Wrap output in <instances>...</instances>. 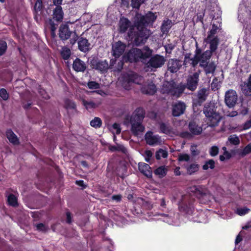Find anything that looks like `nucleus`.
Wrapping results in <instances>:
<instances>
[{
  "label": "nucleus",
  "mask_w": 251,
  "mask_h": 251,
  "mask_svg": "<svg viewBox=\"0 0 251 251\" xmlns=\"http://www.w3.org/2000/svg\"><path fill=\"white\" fill-rule=\"evenodd\" d=\"M138 168L140 172L148 177L152 176V170L150 166L145 163H139Z\"/></svg>",
  "instance_id": "15"
},
{
  "label": "nucleus",
  "mask_w": 251,
  "mask_h": 251,
  "mask_svg": "<svg viewBox=\"0 0 251 251\" xmlns=\"http://www.w3.org/2000/svg\"><path fill=\"white\" fill-rule=\"evenodd\" d=\"M145 111L142 108H138L131 117V121L142 122L145 117Z\"/></svg>",
  "instance_id": "16"
},
{
  "label": "nucleus",
  "mask_w": 251,
  "mask_h": 251,
  "mask_svg": "<svg viewBox=\"0 0 251 251\" xmlns=\"http://www.w3.org/2000/svg\"><path fill=\"white\" fill-rule=\"evenodd\" d=\"M190 159V156L187 153H180L178 155V160L179 161L188 162Z\"/></svg>",
  "instance_id": "46"
},
{
  "label": "nucleus",
  "mask_w": 251,
  "mask_h": 251,
  "mask_svg": "<svg viewBox=\"0 0 251 251\" xmlns=\"http://www.w3.org/2000/svg\"><path fill=\"white\" fill-rule=\"evenodd\" d=\"M199 166L198 164L196 163L191 164L187 167V173L191 175L197 172L199 170Z\"/></svg>",
  "instance_id": "33"
},
{
  "label": "nucleus",
  "mask_w": 251,
  "mask_h": 251,
  "mask_svg": "<svg viewBox=\"0 0 251 251\" xmlns=\"http://www.w3.org/2000/svg\"><path fill=\"white\" fill-rule=\"evenodd\" d=\"M200 52V51L199 50ZM212 52L210 50H206L204 52H203L200 56L201 62L202 60H204L206 62H207V61L210 58Z\"/></svg>",
  "instance_id": "40"
},
{
  "label": "nucleus",
  "mask_w": 251,
  "mask_h": 251,
  "mask_svg": "<svg viewBox=\"0 0 251 251\" xmlns=\"http://www.w3.org/2000/svg\"><path fill=\"white\" fill-rule=\"evenodd\" d=\"M218 29V27L215 24H212V27L208 32V36H210L211 37H216L215 35L217 33Z\"/></svg>",
  "instance_id": "49"
},
{
  "label": "nucleus",
  "mask_w": 251,
  "mask_h": 251,
  "mask_svg": "<svg viewBox=\"0 0 251 251\" xmlns=\"http://www.w3.org/2000/svg\"><path fill=\"white\" fill-rule=\"evenodd\" d=\"M87 86L91 89H96L100 88V84L95 81L89 82Z\"/></svg>",
  "instance_id": "53"
},
{
  "label": "nucleus",
  "mask_w": 251,
  "mask_h": 251,
  "mask_svg": "<svg viewBox=\"0 0 251 251\" xmlns=\"http://www.w3.org/2000/svg\"><path fill=\"white\" fill-rule=\"evenodd\" d=\"M189 191L193 193L200 199L207 197L206 193L203 192V190L200 186H193L189 188Z\"/></svg>",
  "instance_id": "18"
},
{
  "label": "nucleus",
  "mask_w": 251,
  "mask_h": 251,
  "mask_svg": "<svg viewBox=\"0 0 251 251\" xmlns=\"http://www.w3.org/2000/svg\"><path fill=\"white\" fill-rule=\"evenodd\" d=\"M159 129L160 131L164 134L173 136L176 134V132L173 131L172 127L168 125L161 123L159 124Z\"/></svg>",
  "instance_id": "24"
},
{
  "label": "nucleus",
  "mask_w": 251,
  "mask_h": 251,
  "mask_svg": "<svg viewBox=\"0 0 251 251\" xmlns=\"http://www.w3.org/2000/svg\"><path fill=\"white\" fill-rule=\"evenodd\" d=\"M240 140L239 138L235 134L230 135L227 139L226 145L230 144L233 145H238L240 144Z\"/></svg>",
  "instance_id": "29"
},
{
  "label": "nucleus",
  "mask_w": 251,
  "mask_h": 251,
  "mask_svg": "<svg viewBox=\"0 0 251 251\" xmlns=\"http://www.w3.org/2000/svg\"><path fill=\"white\" fill-rule=\"evenodd\" d=\"M66 221L68 223L70 224L72 222L71 215L70 212L67 211L66 212Z\"/></svg>",
  "instance_id": "63"
},
{
  "label": "nucleus",
  "mask_w": 251,
  "mask_h": 251,
  "mask_svg": "<svg viewBox=\"0 0 251 251\" xmlns=\"http://www.w3.org/2000/svg\"><path fill=\"white\" fill-rule=\"evenodd\" d=\"M200 66L204 68V71L206 74L213 73L215 70L216 65L213 62L208 63L204 60H202L200 63Z\"/></svg>",
  "instance_id": "19"
},
{
  "label": "nucleus",
  "mask_w": 251,
  "mask_h": 251,
  "mask_svg": "<svg viewBox=\"0 0 251 251\" xmlns=\"http://www.w3.org/2000/svg\"><path fill=\"white\" fill-rule=\"evenodd\" d=\"M172 22L170 20L164 21L161 26V30L163 33H166L171 27Z\"/></svg>",
  "instance_id": "31"
},
{
  "label": "nucleus",
  "mask_w": 251,
  "mask_h": 251,
  "mask_svg": "<svg viewBox=\"0 0 251 251\" xmlns=\"http://www.w3.org/2000/svg\"><path fill=\"white\" fill-rule=\"evenodd\" d=\"M180 66L179 61L175 59L170 60L168 63V69L171 73L176 72Z\"/></svg>",
  "instance_id": "20"
},
{
  "label": "nucleus",
  "mask_w": 251,
  "mask_h": 251,
  "mask_svg": "<svg viewBox=\"0 0 251 251\" xmlns=\"http://www.w3.org/2000/svg\"><path fill=\"white\" fill-rule=\"evenodd\" d=\"M189 129L193 135H195L200 134L202 131V127L199 126L194 122H191L189 123Z\"/></svg>",
  "instance_id": "22"
},
{
  "label": "nucleus",
  "mask_w": 251,
  "mask_h": 251,
  "mask_svg": "<svg viewBox=\"0 0 251 251\" xmlns=\"http://www.w3.org/2000/svg\"><path fill=\"white\" fill-rule=\"evenodd\" d=\"M190 151L193 156H196L199 154V151H198L196 146H192L190 148Z\"/></svg>",
  "instance_id": "57"
},
{
  "label": "nucleus",
  "mask_w": 251,
  "mask_h": 251,
  "mask_svg": "<svg viewBox=\"0 0 251 251\" xmlns=\"http://www.w3.org/2000/svg\"><path fill=\"white\" fill-rule=\"evenodd\" d=\"M64 107L67 109H74L75 108L76 105L74 101L66 99L64 100Z\"/></svg>",
  "instance_id": "38"
},
{
  "label": "nucleus",
  "mask_w": 251,
  "mask_h": 251,
  "mask_svg": "<svg viewBox=\"0 0 251 251\" xmlns=\"http://www.w3.org/2000/svg\"><path fill=\"white\" fill-rule=\"evenodd\" d=\"M203 113L206 117L207 125L211 127L217 126L221 119V116L216 112V108L213 104H206L203 108Z\"/></svg>",
  "instance_id": "4"
},
{
  "label": "nucleus",
  "mask_w": 251,
  "mask_h": 251,
  "mask_svg": "<svg viewBox=\"0 0 251 251\" xmlns=\"http://www.w3.org/2000/svg\"><path fill=\"white\" fill-rule=\"evenodd\" d=\"M190 56V54H186L185 56L183 65L185 67H187L188 65H191L192 58H191Z\"/></svg>",
  "instance_id": "54"
},
{
  "label": "nucleus",
  "mask_w": 251,
  "mask_h": 251,
  "mask_svg": "<svg viewBox=\"0 0 251 251\" xmlns=\"http://www.w3.org/2000/svg\"><path fill=\"white\" fill-rule=\"evenodd\" d=\"M109 150L111 151H121L124 153H126V149L124 146L120 144H117L116 146H113L109 147Z\"/></svg>",
  "instance_id": "35"
},
{
  "label": "nucleus",
  "mask_w": 251,
  "mask_h": 251,
  "mask_svg": "<svg viewBox=\"0 0 251 251\" xmlns=\"http://www.w3.org/2000/svg\"><path fill=\"white\" fill-rule=\"evenodd\" d=\"M83 105L86 107V109L94 108L97 106L96 104L92 101H87L85 99H82Z\"/></svg>",
  "instance_id": "37"
},
{
  "label": "nucleus",
  "mask_w": 251,
  "mask_h": 251,
  "mask_svg": "<svg viewBox=\"0 0 251 251\" xmlns=\"http://www.w3.org/2000/svg\"><path fill=\"white\" fill-rule=\"evenodd\" d=\"M152 53V50L148 47L145 46L142 49L133 48L129 50L126 55L123 56V60L130 62L141 61L145 63Z\"/></svg>",
  "instance_id": "3"
},
{
  "label": "nucleus",
  "mask_w": 251,
  "mask_h": 251,
  "mask_svg": "<svg viewBox=\"0 0 251 251\" xmlns=\"http://www.w3.org/2000/svg\"><path fill=\"white\" fill-rule=\"evenodd\" d=\"M251 127V119L246 121L243 125V128L244 130H247Z\"/></svg>",
  "instance_id": "60"
},
{
  "label": "nucleus",
  "mask_w": 251,
  "mask_h": 251,
  "mask_svg": "<svg viewBox=\"0 0 251 251\" xmlns=\"http://www.w3.org/2000/svg\"><path fill=\"white\" fill-rule=\"evenodd\" d=\"M60 54L62 57L65 59H68L71 55V50L67 47H63L61 50Z\"/></svg>",
  "instance_id": "30"
},
{
  "label": "nucleus",
  "mask_w": 251,
  "mask_h": 251,
  "mask_svg": "<svg viewBox=\"0 0 251 251\" xmlns=\"http://www.w3.org/2000/svg\"><path fill=\"white\" fill-rule=\"evenodd\" d=\"M130 22L125 18H121L119 22V30L121 32H125L129 27Z\"/></svg>",
  "instance_id": "27"
},
{
  "label": "nucleus",
  "mask_w": 251,
  "mask_h": 251,
  "mask_svg": "<svg viewBox=\"0 0 251 251\" xmlns=\"http://www.w3.org/2000/svg\"><path fill=\"white\" fill-rule=\"evenodd\" d=\"M204 41L205 43L209 44L211 52H214L217 50L219 42L217 37L207 36V38L204 39Z\"/></svg>",
  "instance_id": "12"
},
{
  "label": "nucleus",
  "mask_w": 251,
  "mask_h": 251,
  "mask_svg": "<svg viewBox=\"0 0 251 251\" xmlns=\"http://www.w3.org/2000/svg\"><path fill=\"white\" fill-rule=\"evenodd\" d=\"M214 167L215 162L213 160L210 159L205 162V163L202 166V169L204 170H206L209 168L212 169L214 168Z\"/></svg>",
  "instance_id": "39"
},
{
  "label": "nucleus",
  "mask_w": 251,
  "mask_h": 251,
  "mask_svg": "<svg viewBox=\"0 0 251 251\" xmlns=\"http://www.w3.org/2000/svg\"><path fill=\"white\" fill-rule=\"evenodd\" d=\"M199 61L201 62L200 51L199 50H197L195 56L191 59V65L194 67L198 64Z\"/></svg>",
  "instance_id": "34"
},
{
  "label": "nucleus",
  "mask_w": 251,
  "mask_h": 251,
  "mask_svg": "<svg viewBox=\"0 0 251 251\" xmlns=\"http://www.w3.org/2000/svg\"><path fill=\"white\" fill-rule=\"evenodd\" d=\"M0 97L4 100H6L8 99V94L5 89L1 88L0 90Z\"/></svg>",
  "instance_id": "52"
},
{
  "label": "nucleus",
  "mask_w": 251,
  "mask_h": 251,
  "mask_svg": "<svg viewBox=\"0 0 251 251\" xmlns=\"http://www.w3.org/2000/svg\"><path fill=\"white\" fill-rule=\"evenodd\" d=\"M238 97L235 91L229 90L225 94L226 104L229 107H233L237 102Z\"/></svg>",
  "instance_id": "5"
},
{
  "label": "nucleus",
  "mask_w": 251,
  "mask_h": 251,
  "mask_svg": "<svg viewBox=\"0 0 251 251\" xmlns=\"http://www.w3.org/2000/svg\"><path fill=\"white\" fill-rule=\"evenodd\" d=\"M145 160L147 162H149L151 157L152 156V153L151 151H146L145 152Z\"/></svg>",
  "instance_id": "58"
},
{
  "label": "nucleus",
  "mask_w": 251,
  "mask_h": 251,
  "mask_svg": "<svg viewBox=\"0 0 251 251\" xmlns=\"http://www.w3.org/2000/svg\"><path fill=\"white\" fill-rule=\"evenodd\" d=\"M250 209L246 207L238 208L236 210V213L240 216H243L248 213Z\"/></svg>",
  "instance_id": "44"
},
{
  "label": "nucleus",
  "mask_w": 251,
  "mask_h": 251,
  "mask_svg": "<svg viewBox=\"0 0 251 251\" xmlns=\"http://www.w3.org/2000/svg\"><path fill=\"white\" fill-rule=\"evenodd\" d=\"M206 91L207 90L205 88H202L198 92L197 96L199 99L198 100V104L201 105L202 102H203L206 98Z\"/></svg>",
  "instance_id": "28"
},
{
  "label": "nucleus",
  "mask_w": 251,
  "mask_h": 251,
  "mask_svg": "<svg viewBox=\"0 0 251 251\" xmlns=\"http://www.w3.org/2000/svg\"><path fill=\"white\" fill-rule=\"evenodd\" d=\"M126 45L121 41H118L112 45V53L115 58L120 57L124 52Z\"/></svg>",
  "instance_id": "8"
},
{
  "label": "nucleus",
  "mask_w": 251,
  "mask_h": 251,
  "mask_svg": "<svg viewBox=\"0 0 251 251\" xmlns=\"http://www.w3.org/2000/svg\"><path fill=\"white\" fill-rule=\"evenodd\" d=\"M6 137L10 143L14 145L19 144V139L15 134L10 129L6 131Z\"/></svg>",
  "instance_id": "26"
},
{
  "label": "nucleus",
  "mask_w": 251,
  "mask_h": 251,
  "mask_svg": "<svg viewBox=\"0 0 251 251\" xmlns=\"http://www.w3.org/2000/svg\"><path fill=\"white\" fill-rule=\"evenodd\" d=\"M146 143L151 146H155L161 143L160 137L158 135H154L151 131L147 132L145 136Z\"/></svg>",
  "instance_id": "6"
},
{
  "label": "nucleus",
  "mask_w": 251,
  "mask_h": 251,
  "mask_svg": "<svg viewBox=\"0 0 251 251\" xmlns=\"http://www.w3.org/2000/svg\"><path fill=\"white\" fill-rule=\"evenodd\" d=\"M164 58L159 55H155L151 57L148 63V66L153 68L161 67L165 63Z\"/></svg>",
  "instance_id": "7"
},
{
  "label": "nucleus",
  "mask_w": 251,
  "mask_h": 251,
  "mask_svg": "<svg viewBox=\"0 0 251 251\" xmlns=\"http://www.w3.org/2000/svg\"><path fill=\"white\" fill-rule=\"evenodd\" d=\"M111 198L113 200L118 202L121 200L122 196L121 195H113Z\"/></svg>",
  "instance_id": "62"
},
{
  "label": "nucleus",
  "mask_w": 251,
  "mask_h": 251,
  "mask_svg": "<svg viewBox=\"0 0 251 251\" xmlns=\"http://www.w3.org/2000/svg\"><path fill=\"white\" fill-rule=\"evenodd\" d=\"M79 49L83 52H86L90 49V44L88 40L83 38H80L78 42Z\"/></svg>",
  "instance_id": "21"
},
{
  "label": "nucleus",
  "mask_w": 251,
  "mask_h": 251,
  "mask_svg": "<svg viewBox=\"0 0 251 251\" xmlns=\"http://www.w3.org/2000/svg\"><path fill=\"white\" fill-rule=\"evenodd\" d=\"M36 227L38 230L41 231H46L49 229L48 226L42 223L36 225Z\"/></svg>",
  "instance_id": "55"
},
{
  "label": "nucleus",
  "mask_w": 251,
  "mask_h": 251,
  "mask_svg": "<svg viewBox=\"0 0 251 251\" xmlns=\"http://www.w3.org/2000/svg\"><path fill=\"white\" fill-rule=\"evenodd\" d=\"M199 80V73H195L188 76L186 85H177L174 82H166L163 84L161 91L178 98L182 94L185 88L193 91L196 89Z\"/></svg>",
  "instance_id": "2"
},
{
  "label": "nucleus",
  "mask_w": 251,
  "mask_h": 251,
  "mask_svg": "<svg viewBox=\"0 0 251 251\" xmlns=\"http://www.w3.org/2000/svg\"><path fill=\"white\" fill-rule=\"evenodd\" d=\"M73 68L76 72H82L85 71L87 68L86 63L81 60L80 59L76 58L73 62Z\"/></svg>",
  "instance_id": "14"
},
{
  "label": "nucleus",
  "mask_w": 251,
  "mask_h": 251,
  "mask_svg": "<svg viewBox=\"0 0 251 251\" xmlns=\"http://www.w3.org/2000/svg\"><path fill=\"white\" fill-rule=\"evenodd\" d=\"M226 115L228 117H233L237 115V112L236 111H232L229 113H227Z\"/></svg>",
  "instance_id": "64"
},
{
  "label": "nucleus",
  "mask_w": 251,
  "mask_h": 251,
  "mask_svg": "<svg viewBox=\"0 0 251 251\" xmlns=\"http://www.w3.org/2000/svg\"><path fill=\"white\" fill-rule=\"evenodd\" d=\"M130 123L131 125V131L135 135L137 136L144 132L145 127L142 125V122L130 121Z\"/></svg>",
  "instance_id": "10"
},
{
  "label": "nucleus",
  "mask_w": 251,
  "mask_h": 251,
  "mask_svg": "<svg viewBox=\"0 0 251 251\" xmlns=\"http://www.w3.org/2000/svg\"><path fill=\"white\" fill-rule=\"evenodd\" d=\"M242 91L246 95H251V88L248 83H244V84L242 86Z\"/></svg>",
  "instance_id": "42"
},
{
  "label": "nucleus",
  "mask_w": 251,
  "mask_h": 251,
  "mask_svg": "<svg viewBox=\"0 0 251 251\" xmlns=\"http://www.w3.org/2000/svg\"><path fill=\"white\" fill-rule=\"evenodd\" d=\"M124 79L125 82L128 83H134L136 84H140L143 80V78L136 74L130 72L124 75Z\"/></svg>",
  "instance_id": "9"
},
{
  "label": "nucleus",
  "mask_w": 251,
  "mask_h": 251,
  "mask_svg": "<svg viewBox=\"0 0 251 251\" xmlns=\"http://www.w3.org/2000/svg\"><path fill=\"white\" fill-rule=\"evenodd\" d=\"M167 152L162 149H160L156 152L155 157L157 159H160L161 157L166 158L167 157Z\"/></svg>",
  "instance_id": "43"
},
{
  "label": "nucleus",
  "mask_w": 251,
  "mask_h": 251,
  "mask_svg": "<svg viewBox=\"0 0 251 251\" xmlns=\"http://www.w3.org/2000/svg\"><path fill=\"white\" fill-rule=\"evenodd\" d=\"M146 0H131V6L133 8L139 9L141 5Z\"/></svg>",
  "instance_id": "45"
},
{
  "label": "nucleus",
  "mask_w": 251,
  "mask_h": 251,
  "mask_svg": "<svg viewBox=\"0 0 251 251\" xmlns=\"http://www.w3.org/2000/svg\"><path fill=\"white\" fill-rule=\"evenodd\" d=\"M8 203L13 206H15L17 204V199L15 196L11 194L7 198Z\"/></svg>",
  "instance_id": "48"
},
{
  "label": "nucleus",
  "mask_w": 251,
  "mask_h": 251,
  "mask_svg": "<svg viewBox=\"0 0 251 251\" xmlns=\"http://www.w3.org/2000/svg\"><path fill=\"white\" fill-rule=\"evenodd\" d=\"M154 173L160 177H162L165 176L166 174V169L164 167H160L156 169Z\"/></svg>",
  "instance_id": "41"
},
{
  "label": "nucleus",
  "mask_w": 251,
  "mask_h": 251,
  "mask_svg": "<svg viewBox=\"0 0 251 251\" xmlns=\"http://www.w3.org/2000/svg\"><path fill=\"white\" fill-rule=\"evenodd\" d=\"M102 124L101 119L99 117H95L90 122V125L95 128H99Z\"/></svg>",
  "instance_id": "32"
},
{
  "label": "nucleus",
  "mask_w": 251,
  "mask_h": 251,
  "mask_svg": "<svg viewBox=\"0 0 251 251\" xmlns=\"http://www.w3.org/2000/svg\"><path fill=\"white\" fill-rule=\"evenodd\" d=\"M121 6L128 8L129 7V0H121Z\"/></svg>",
  "instance_id": "61"
},
{
  "label": "nucleus",
  "mask_w": 251,
  "mask_h": 251,
  "mask_svg": "<svg viewBox=\"0 0 251 251\" xmlns=\"http://www.w3.org/2000/svg\"><path fill=\"white\" fill-rule=\"evenodd\" d=\"M186 108V105L184 102L179 101L173 105V115L174 116H179L183 114Z\"/></svg>",
  "instance_id": "11"
},
{
  "label": "nucleus",
  "mask_w": 251,
  "mask_h": 251,
  "mask_svg": "<svg viewBox=\"0 0 251 251\" xmlns=\"http://www.w3.org/2000/svg\"><path fill=\"white\" fill-rule=\"evenodd\" d=\"M156 16L151 12H148L146 15L137 13L134 18V25L136 31H133L134 28H131L128 32L129 38L136 46L144 44L151 34V31L146 28L150 23H152Z\"/></svg>",
  "instance_id": "1"
},
{
  "label": "nucleus",
  "mask_w": 251,
  "mask_h": 251,
  "mask_svg": "<svg viewBox=\"0 0 251 251\" xmlns=\"http://www.w3.org/2000/svg\"><path fill=\"white\" fill-rule=\"evenodd\" d=\"M39 92L41 96L45 99H48L50 98V96L44 89H40Z\"/></svg>",
  "instance_id": "59"
},
{
  "label": "nucleus",
  "mask_w": 251,
  "mask_h": 251,
  "mask_svg": "<svg viewBox=\"0 0 251 251\" xmlns=\"http://www.w3.org/2000/svg\"><path fill=\"white\" fill-rule=\"evenodd\" d=\"M231 157V154L228 151L224 152L223 155H220V160L223 161L226 159H228Z\"/></svg>",
  "instance_id": "56"
},
{
  "label": "nucleus",
  "mask_w": 251,
  "mask_h": 251,
  "mask_svg": "<svg viewBox=\"0 0 251 251\" xmlns=\"http://www.w3.org/2000/svg\"><path fill=\"white\" fill-rule=\"evenodd\" d=\"M141 91L145 94L153 95L156 91V87L152 82H150L142 87Z\"/></svg>",
  "instance_id": "17"
},
{
  "label": "nucleus",
  "mask_w": 251,
  "mask_h": 251,
  "mask_svg": "<svg viewBox=\"0 0 251 251\" xmlns=\"http://www.w3.org/2000/svg\"><path fill=\"white\" fill-rule=\"evenodd\" d=\"M109 129L113 134H119L121 132L120 125L116 123H115L110 126Z\"/></svg>",
  "instance_id": "36"
},
{
  "label": "nucleus",
  "mask_w": 251,
  "mask_h": 251,
  "mask_svg": "<svg viewBox=\"0 0 251 251\" xmlns=\"http://www.w3.org/2000/svg\"><path fill=\"white\" fill-rule=\"evenodd\" d=\"M71 34V32L67 25H60L59 30V36L62 40L68 39L70 37Z\"/></svg>",
  "instance_id": "13"
},
{
  "label": "nucleus",
  "mask_w": 251,
  "mask_h": 251,
  "mask_svg": "<svg viewBox=\"0 0 251 251\" xmlns=\"http://www.w3.org/2000/svg\"><path fill=\"white\" fill-rule=\"evenodd\" d=\"M7 48V44L5 41H0V55H2L5 51Z\"/></svg>",
  "instance_id": "51"
},
{
  "label": "nucleus",
  "mask_w": 251,
  "mask_h": 251,
  "mask_svg": "<svg viewBox=\"0 0 251 251\" xmlns=\"http://www.w3.org/2000/svg\"><path fill=\"white\" fill-rule=\"evenodd\" d=\"M219 148L217 146H213L209 150V153L211 156H215L218 154Z\"/></svg>",
  "instance_id": "50"
},
{
  "label": "nucleus",
  "mask_w": 251,
  "mask_h": 251,
  "mask_svg": "<svg viewBox=\"0 0 251 251\" xmlns=\"http://www.w3.org/2000/svg\"><path fill=\"white\" fill-rule=\"evenodd\" d=\"M63 18V12L60 6H57L53 10V19L57 22L62 21Z\"/></svg>",
  "instance_id": "25"
},
{
  "label": "nucleus",
  "mask_w": 251,
  "mask_h": 251,
  "mask_svg": "<svg viewBox=\"0 0 251 251\" xmlns=\"http://www.w3.org/2000/svg\"><path fill=\"white\" fill-rule=\"evenodd\" d=\"M251 153V143L246 146L241 151L240 154L242 156H245L247 154Z\"/></svg>",
  "instance_id": "47"
},
{
  "label": "nucleus",
  "mask_w": 251,
  "mask_h": 251,
  "mask_svg": "<svg viewBox=\"0 0 251 251\" xmlns=\"http://www.w3.org/2000/svg\"><path fill=\"white\" fill-rule=\"evenodd\" d=\"M92 65L95 69L100 71H106L109 68L108 64L106 60L95 61L93 62Z\"/></svg>",
  "instance_id": "23"
}]
</instances>
